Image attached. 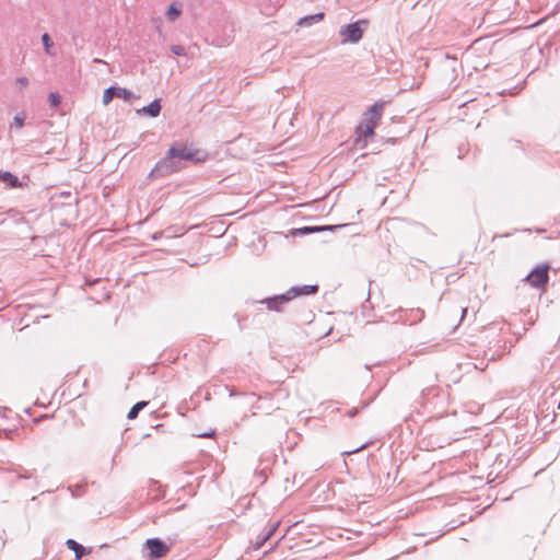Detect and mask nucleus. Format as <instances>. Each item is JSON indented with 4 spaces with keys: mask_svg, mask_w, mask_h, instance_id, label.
Segmentation results:
<instances>
[{
    "mask_svg": "<svg viewBox=\"0 0 560 560\" xmlns=\"http://www.w3.org/2000/svg\"><path fill=\"white\" fill-rule=\"evenodd\" d=\"M153 23L155 24V27H156L158 30H160V25H161L163 22H162V19H161V18H159V19L154 20V21H153Z\"/></svg>",
    "mask_w": 560,
    "mask_h": 560,
    "instance_id": "473e14b6",
    "label": "nucleus"
},
{
    "mask_svg": "<svg viewBox=\"0 0 560 560\" xmlns=\"http://www.w3.org/2000/svg\"><path fill=\"white\" fill-rule=\"evenodd\" d=\"M324 16H325L324 12L305 15L303 18H300L296 24L301 27H308L315 23L320 22L324 19Z\"/></svg>",
    "mask_w": 560,
    "mask_h": 560,
    "instance_id": "dca6fc26",
    "label": "nucleus"
},
{
    "mask_svg": "<svg viewBox=\"0 0 560 560\" xmlns=\"http://www.w3.org/2000/svg\"><path fill=\"white\" fill-rule=\"evenodd\" d=\"M377 126L373 124V121H366L364 124H360L357 127V132L359 137L369 138L373 137L375 133V128Z\"/></svg>",
    "mask_w": 560,
    "mask_h": 560,
    "instance_id": "f3484780",
    "label": "nucleus"
},
{
    "mask_svg": "<svg viewBox=\"0 0 560 560\" xmlns=\"http://www.w3.org/2000/svg\"><path fill=\"white\" fill-rule=\"evenodd\" d=\"M364 446H365V444H362V445L358 446L357 448L351 450V451H346V452H343L342 454H348V455H349V454H354V453H357V452L361 451L362 448H364Z\"/></svg>",
    "mask_w": 560,
    "mask_h": 560,
    "instance_id": "7c9ffc66",
    "label": "nucleus"
},
{
    "mask_svg": "<svg viewBox=\"0 0 560 560\" xmlns=\"http://www.w3.org/2000/svg\"><path fill=\"white\" fill-rule=\"evenodd\" d=\"M101 283V279H95L93 281H90V280H86L85 284L88 285H93V284H98Z\"/></svg>",
    "mask_w": 560,
    "mask_h": 560,
    "instance_id": "2f4dec72",
    "label": "nucleus"
},
{
    "mask_svg": "<svg viewBox=\"0 0 560 560\" xmlns=\"http://www.w3.org/2000/svg\"><path fill=\"white\" fill-rule=\"evenodd\" d=\"M104 298H105V299H109V293H108V292H106V293L104 294Z\"/></svg>",
    "mask_w": 560,
    "mask_h": 560,
    "instance_id": "ea45409f",
    "label": "nucleus"
},
{
    "mask_svg": "<svg viewBox=\"0 0 560 560\" xmlns=\"http://www.w3.org/2000/svg\"><path fill=\"white\" fill-rule=\"evenodd\" d=\"M115 97L124 98L125 101H130L133 97V94L128 89L110 85L104 91L103 104L108 105L110 101Z\"/></svg>",
    "mask_w": 560,
    "mask_h": 560,
    "instance_id": "0eeeda50",
    "label": "nucleus"
},
{
    "mask_svg": "<svg viewBox=\"0 0 560 560\" xmlns=\"http://www.w3.org/2000/svg\"><path fill=\"white\" fill-rule=\"evenodd\" d=\"M369 20L366 19H360L355 22L342 25L339 30V35L342 37L341 44H357L359 43L364 32L369 27Z\"/></svg>",
    "mask_w": 560,
    "mask_h": 560,
    "instance_id": "f03ea898",
    "label": "nucleus"
},
{
    "mask_svg": "<svg viewBox=\"0 0 560 560\" xmlns=\"http://www.w3.org/2000/svg\"><path fill=\"white\" fill-rule=\"evenodd\" d=\"M50 492H51L50 490L42 491V493H40V494L50 493Z\"/></svg>",
    "mask_w": 560,
    "mask_h": 560,
    "instance_id": "a19ab883",
    "label": "nucleus"
},
{
    "mask_svg": "<svg viewBox=\"0 0 560 560\" xmlns=\"http://www.w3.org/2000/svg\"><path fill=\"white\" fill-rule=\"evenodd\" d=\"M42 43H43L45 52L49 56H54L55 55V52L52 51L54 42L48 33H44L42 35Z\"/></svg>",
    "mask_w": 560,
    "mask_h": 560,
    "instance_id": "aec40b11",
    "label": "nucleus"
},
{
    "mask_svg": "<svg viewBox=\"0 0 560 560\" xmlns=\"http://www.w3.org/2000/svg\"><path fill=\"white\" fill-rule=\"evenodd\" d=\"M141 406H142V410H143L148 406V402L142 400Z\"/></svg>",
    "mask_w": 560,
    "mask_h": 560,
    "instance_id": "e433bc0d",
    "label": "nucleus"
},
{
    "mask_svg": "<svg viewBox=\"0 0 560 560\" xmlns=\"http://www.w3.org/2000/svg\"><path fill=\"white\" fill-rule=\"evenodd\" d=\"M368 405H369V402H365V404H363L360 408H359V407H353V408L349 409V410L347 411V416H348L349 418H353V417H355V416L358 415V412L360 411V409H364Z\"/></svg>",
    "mask_w": 560,
    "mask_h": 560,
    "instance_id": "a878e982",
    "label": "nucleus"
},
{
    "mask_svg": "<svg viewBox=\"0 0 560 560\" xmlns=\"http://www.w3.org/2000/svg\"><path fill=\"white\" fill-rule=\"evenodd\" d=\"M139 413H140V401H137L136 404H133V406L129 410L127 417H128V419H136Z\"/></svg>",
    "mask_w": 560,
    "mask_h": 560,
    "instance_id": "b1692460",
    "label": "nucleus"
},
{
    "mask_svg": "<svg viewBox=\"0 0 560 560\" xmlns=\"http://www.w3.org/2000/svg\"><path fill=\"white\" fill-rule=\"evenodd\" d=\"M549 270L550 265L547 262L537 265L530 270V272L524 278V281L530 287L538 290H546L549 283Z\"/></svg>",
    "mask_w": 560,
    "mask_h": 560,
    "instance_id": "7ed1b4c3",
    "label": "nucleus"
},
{
    "mask_svg": "<svg viewBox=\"0 0 560 560\" xmlns=\"http://www.w3.org/2000/svg\"><path fill=\"white\" fill-rule=\"evenodd\" d=\"M319 287L317 284H302L291 287L285 294L289 296V302L294 298L314 295L318 292Z\"/></svg>",
    "mask_w": 560,
    "mask_h": 560,
    "instance_id": "1a4fd4ad",
    "label": "nucleus"
},
{
    "mask_svg": "<svg viewBox=\"0 0 560 560\" xmlns=\"http://www.w3.org/2000/svg\"><path fill=\"white\" fill-rule=\"evenodd\" d=\"M438 390H439V388L434 387V386L427 387V388L422 389L421 398L424 399L427 397V395H429L431 393L435 394V392H438Z\"/></svg>",
    "mask_w": 560,
    "mask_h": 560,
    "instance_id": "bb28decb",
    "label": "nucleus"
},
{
    "mask_svg": "<svg viewBox=\"0 0 560 560\" xmlns=\"http://www.w3.org/2000/svg\"><path fill=\"white\" fill-rule=\"evenodd\" d=\"M280 525L279 521H270L253 541L255 549H260L276 534Z\"/></svg>",
    "mask_w": 560,
    "mask_h": 560,
    "instance_id": "6e6552de",
    "label": "nucleus"
},
{
    "mask_svg": "<svg viewBox=\"0 0 560 560\" xmlns=\"http://www.w3.org/2000/svg\"><path fill=\"white\" fill-rule=\"evenodd\" d=\"M395 317L396 322L412 326L420 323L424 318V311L420 307L400 308L396 312Z\"/></svg>",
    "mask_w": 560,
    "mask_h": 560,
    "instance_id": "423d86ee",
    "label": "nucleus"
},
{
    "mask_svg": "<svg viewBox=\"0 0 560 560\" xmlns=\"http://www.w3.org/2000/svg\"><path fill=\"white\" fill-rule=\"evenodd\" d=\"M67 490L71 493L73 498H80L82 497L86 491V485L84 483H78L74 486H69Z\"/></svg>",
    "mask_w": 560,
    "mask_h": 560,
    "instance_id": "412c9836",
    "label": "nucleus"
},
{
    "mask_svg": "<svg viewBox=\"0 0 560 560\" xmlns=\"http://www.w3.org/2000/svg\"><path fill=\"white\" fill-rule=\"evenodd\" d=\"M163 427V424H156L155 427H152L153 429L160 431V429Z\"/></svg>",
    "mask_w": 560,
    "mask_h": 560,
    "instance_id": "c9c22d12",
    "label": "nucleus"
},
{
    "mask_svg": "<svg viewBox=\"0 0 560 560\" xmlns=\"http://www.w3.org/2000/svg\"><path fill=\"white\" fill-rule=\"evenodd\" d=\"M466 314H467V308L463 307L462 308V319L466 316Z\"/></svg>",
    "mask_w": 560,
    "mask_h": 560,
    "instance_id": "72a5a7b5",
    "label": "nucleus"
},
{
    "mask_svg": "<svg viewBox=\"0 0 560 560\" xmlns=\"http://www.w3.org/2000/svg\"><path fill=\"white\" fill-rule=\"evenodd\" d=\"M115 464V456L112 458V465Z\"/></svg>",
    "mask_w": 560,
    "mask_h": 560,
    "instance_id": "c03bdc74",
    "label": "nucleus"
},
{
    "mask_svg": "<svg viewBox=\"0 0 560 560\" xmlns=\"http://www.w3.org/2000/svg\"><path fill=\"white\" fill-rule=\"evenodd\" d=\"M207 159L208 153L205 150L189 147L183 142H175L170 147L166 155L156 163L150 176H165L179 171L185 166V162L197 165Z\"/></svg>",
    "mask_w": 560,
    "mask_h": 560,
    "instance_id": "f257e3e1",
    "label": "nucleus"
},
{
    "mask_svg": "<svg viewBox=\"0 0 560 560\" xmlns=\"http://www.w3.org/2000/svg\"><path fill=\"white\" fill-rule=\"evenodd\" d=\"M1 180L7 183V185L10 188H16V187H20L22 185V183L20 182L19 177L15 176L13 173H11L9 171H2V178H1Z\"/></svg>",
    "mask_w": 560,
    "mask_h": 560,
    "instance_id": "a211bd4d",
    "label": "nucleus"
},
{
    "mask_svg": "<svg viewBox=\"0 0 560 560\" xmlns=\"http://www.w3.org/2000/svg\"><path fill=\"white\" fill-rule=\"evenodd\" d=\"M162 109L161 98H154L148 105L142 106V116L155 118Z\"/></svg>",
    "mask_w": 560,
    "mask_h": 560,
    "instance_id": "4468645a",
    "label": "nucleus"
},
{
    "mask_svg": "<svg viewBox=\"0 0 560 560\" xmlns=\"http://www.w3.org/2000/svg\"><path fill=\"white\" fill-rule=\"evenodd\" d=\"M320 228H324V231H335L337 229H341L345 225L342 224H335V225H319Z\"/></svg>",
    "mask_w": 560,
    "mask_h": 560,
    "instance_id": "c85d7f7f",
    "label": "nucleus"
},
{
    "mask_svg": "<svg viewBox=\"0 0 560 560\" xmlns=\"http://www.w3.org/2000/svg\"><path fill=\"white\" fill-rule=\"evenodd\" d=\"M25 118L26 116L24 112L18 113L13 118V126L16 128H22L25 124Z\"/></svg>",
    "mask_w": 560,
    "mask_h": 560,
    "instance_id": "5701e85b",
    "label": "nucleus"
},
{
    "mask_svg": "<svg viewBox=\"0 0 560 560\" xmlns=\"http://www.w3.org/2000/svg\"><path fill=\"white\" fill-rule=\"evenodd\" d=\"M486 366H487V365H476V369H479V370H481V371H482V370H485V368H486Z\"/></svg>",
    "mask_w": 560,
    "mask_h": 560,
    "instance_id": "4c0bfd02",
    "label": "nucleus"
},
{
    "mask_svg": "<svg viewBox=\"0 0 560 560\" xmlns=\"http://www.w3.org/2000/svg\"><path fill=\"white\" fill-rule=\"evenodd\" d=\"M150 560H156L165 557L170 552V546L159 537L148 538L144 542Z\"/></svg>",
    "mask_w": 560,
    "mask_h": 560,
    "instance_id": "39448f33",
    "label": "nucleus"
},
{
    "mask_svg": "<svg viewBox=\"0 0 560 560\" xmlns=\"http://www.w3.org/2000/svg\"><path fill=\"white\" fill-rule=\"evenodd\" d=\"M16 83L21 86V88H26L28 85V79L25 78V77H20L16 79Z\"/></svg>",
    "mask_w": 560,
    "mask_h": 560,
    "instance_id": "cd10ccee",
    "label": "nucleus"
},
{
    "mask_svg": "<svg viewBox=\"0 0 560 560\" xmlns=\"http://www.w3.org/2000/svg\"><path fill=\"white\" fill-rule=\"evenodd\" d=\"M289 302V296L284 293L266 298L258 303L265 304L269 311L281 312L282 305Z\"/></svg>",
    "mask_w": 560,
    "mask_h": 560,
    "instance_id": "9d476101",
    "label": "nucleus"
},
{
    "mask_svg": "<svg viewBox=\"0 0 560 560\" xmlns=\"http://www.w3.org/2000/svg\"><path fill=\"white\" fill-rule=\"evenodd\" d=\"M384 106H385L384 102H376V103H374L368 109V112L364 114V115L369 116V121H373V124L377 126L380 120H381V118H382V115H383V112H384Z\"/></svg>",
    "mask_w": 560,
    "mask_h": 560,
    "instance_id": "ddd939ff",
    "label": "nucleus"
},
{
    "mask_svg": "<svg viewBox=\"0 0 560 560\" xmlns=\"http://www.w3.org/2000/svg\"><path fill=\"white\" fill-rule=\"evenodd\" d=\"M510 235H511L510 233H506V234H503V235H501V236H502V237H508V236H510Z\"/></svg>",
    "mask_w": 560,
    "mask_h": 560,
    "instance_id": "37998d69",
    "label": "nucleus"
},
{
    "mask_svg": "<svg viewBox=\"0 0 560 560\" xmlns=\"http://www.w3.org/2000/svg\"><path fill=\"white\" fill-rule=\"evenodd\" d=\"M66 546L68 549L74 552L75 560H81L84 556L90 555L92 551V548L84 547L82 544L72 538L66 540Z\"/></svg>",
    "mask_w": 560,
    "mask_h": 560,
    "instance_id": "f8f14e48",
    "label": "nucleus"
},
{
    "mask_svg": "<svg viewBox=\"0 0 560 560\" xmlns=\"http://www.w3.org/2000/svg\"><path fill=\"white\" fill-rule=\"evenodd\" d=\"M50 107L57 108L61 104V96L58 92H50L48 96Z\"/></svg>",
    "mask_w": 560,
    "mask_h": 560,
    "instance_id": "4be33fe9",
    "label": "nucleus"
},
{
    "mask_svg": "<svg viewBox=\"0 0 560 560\" xmlns=\"http://www.w3.org/2000/svg\"><path fill=\"white\" fill-rule=\"evenodd\" d=\"M182 12L183 4L178 1H174L167 7L165 16L170 22H175L180 16Z\"/></svg>",
    "mask_w": 560,
    "mask_h": 560,
    "instance_id": "2eb2a0df",
    "label": "nucleus"
},
{
    "mask_svg": "<svg viewBox=\"0 0 560 560\" xmlns=\"http://www.w3.org/2000/svg\"><path fill=\"white\" fill-rule=\"evenodd\" d=\"M150 436V433L142 434V439Z\"/></svg>",
    "mask_w": 560,
    "mask_h": 560,
    "instance_id": "79ce46f5",
    "label": "nucleus"
},
{
    "mask_svg": "<svg viewBox=\"0 0 560 560\" xmlns=\"http://www.w3.org/2000/svg\"><path fill=\"white\" fill-rule=\"evenodd\" d=\"M150 237H151L152 240H156V238H158V233L150 234Z\"/></svg>",
    "mask_w": 560,
    "mask_h": 560,
    "instance_id": "f704fd0d",
    "label": "nucleus"
},
{
    "mask_svg": "<svg viewBox=\"0 0 560 560\" xmlns=\"http://www.w3.org/2000/svg\"><path fill=\"white\" fill-rule=\"evenodd\" d=\"M324 232V228H320L319 225H305L299 229L294 230L295 235H308L313 233H319Z\"/></svg>",
    "mask_w": 560,
    "mask_h": 560,
    "instance_id": "6ab92c4d",
    "label": "nucleus"
},
{
    "mask_svg": "<svg viewBox=\"0 0 560 560\" xmlns=\"http://www.w3.org/2000/svg\"><path fill=\"white\" fill-rule=\"evenodd\" d=\"M9 472L14 474L15 476V478L12 480V485L20 480H31L33 483V489H37L39 487L40 480L35 468L27 469L22 465H12L9 468Z\"/></svg>",
    "mask_w": 560,
    "mask_h": 560,
    "instance_id": "20e7f679",
    "label": "nucleus"
},
{
    "mask_svg": "<svg viewBox=\"0 0 560 560\" xmlns=\"http://www.w3.org/2000/svg\"><path fill=\"white\" fill-rule=\"evenodd\" d=\"M215 435V431L214 430H210L208 432H203V433H198L197 436L198 438H212Z\"/></svg>",
    "mask_w": 560,
    "mask_h": 560,
    "instance_id": "c756f323",
    "label": "nucleus"
},
{
    "mask_svg": "<svg viewBox=\"0 0 560 560\" xmlns=\"http://www.w3.org/2000/svg\"><path fill=\"white\" fill-rule=\"evenodd\" d=\"M171 51L176 56H185L186 48L182 45H172Z\"/></svg>",
    "mask_w": 560,
    "mask_h": 560,
    "instance_id": "393cba45",
    "label": "nucleus"
},
{
    "mask_svg": "<svg viewBox=\"0 0 560 560\" xmlns=\"http://www.w3.org/2000/svg\"><path fill=\"white\" fill-rule=\"evenodd\" d=\"M147 498L151 502H155L164 498V490L162 485L153 479H150L147 487Z\"/></svg>",
    "mask_w": 560,
    "mask_h": 560,
    "instance_id": "9b49d317",
    "label": "nucleus"
},
{
    "mask_svg": "<svg viewBox=\"0 0 560 560\" xmlns=\"http://www.w3.org/2000/svg\"><path fill=\"white\" fill-rule=\"evenodd\" d=\"M31 501L37 503V497H32Z\"/></svg>",
    "mask_w": 560,
    "mask_h": 560,
    "instance_id": "58836bf2",
    "label": "nucleus"
}]
</instances>
